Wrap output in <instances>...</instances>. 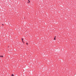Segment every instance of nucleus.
I'll list each match as a JSON object with an SVG mask.
<instances>
[{"label":"nucleus","instance_id":"f257e3e1","mask_svg":"<svg viewBox=\"0 0 76 76\" xmlns=\"http://www.w3.org/2000/svg\"><path fill=\"white\" fill-rule=\"evenodd\" d=\"M28 3H29L30 2V1H29V0H28Z\"/></svg>","mask_w":76,"mask_h":76},{"label":"nucleus","instance_id":"f03ea898","mask_svg":"<svg viewBox=\"0 0 76 76\" xmlns=\"http://www.w3.org/2000/svg\"><path fill=\"white\" fill-rule=\"evenodd\" d=\"M21 39L22 40V42H23V38H22Z\"/></svg>","mask_w":76,"mask_h":76},{"label":"nucleus","instance_id":"7ed1b4c3","mask_svg":"<svg viewBox=\"0 0 76 76\" xmlns=\"http://www.w3.org/2000/svg\"><path fill=\"white\" fill-rule=\"evenodd\" d=\"M11 76H14V75H13V74H12Z\"/></svg>","mask_w":76,"mask_h":76},{"label":"nucleus","instance_id":"20e7f679","mask_svg":"<svg viewBox=\"0 0 76 76\" xmlns=\"http://www.w3.org/2000/svg\"><path fill=\"white\" fill-rule=\"evenodd\" d=\"M26 44L28 45V43H26Z\"/></svg>","mask_w":76,"mask_h":76},{"label":"nucleus","instance_id":"39448f33","mask_svg":"<svg viewBox=\"0 0 76 76\" xmlns=\"http://www.w3.org/2000/svg\"><path fill=\"white\" fill-rule=\"evenodd\" d=\"M54 40H56V38H54Z\"/></svg>","mask_w":76,"mask_h":76},{"label":"nucleus","instance_id":"423d86ee","mask_svg":"<svg viewBox=\"0 0 76 76\" xmlns=\"http://www.w3.org/2000/svg\"><path fill=\"white\" fill-rule=\"evenodd\" d=\"M1 57H3V56H1Z\"/></svg>","mask_w":76,"mask_h":76},{"label":"nucleus","instance_id":"0eeeda50","mask_svg":"<svg viewBox=\"0 0 76 76\" xmlns=\"http://www.w3.org/2000/svg\"><path fill=\"white\" fill-rule=\"evenodd\" d=\"M55 38H56V36H55Z\"/></svg>","mask_w":76,"mask_h":76},{"label":"nucleus","instance_id":"6e6552de","mask_svg":"<svg viewBox=\"0 0 76 76\" xmlns=\"http://www.w3.org/2000/svg\"><path fill=\"white\" fill-rule=\"evenodd\" d=\"M2 25H3H3H4V24H2Z\"/></svg>","mask_w":76,"mask_h":76},{"label":"nucleus","instance_id":"1a4fd4ad","mask_svg":"<svg viewBox=\"0 0 76 76\" xmlns=\"http://www.w3.org/2000/svg\"><path fill=\"white\" fill-rule=\"evenodd\" d=\"M23 42V44H24V43H25V42Z\"/></svg>","mask_w":76,"mask_h":76},{"label":"nucleus","instance_id":"9d476101","mask_svg":"<svg viewBox=\"0 0 76 76\" xmlns=\"http://www.w3.org/2000/svg\"><path fill=\"white\" fill-rule=\"evenodd\" d=\"M0 57H1V56H0Z\"/></svg>","mask_w":76,"mask_h":76}]
</instances>
